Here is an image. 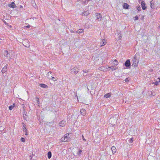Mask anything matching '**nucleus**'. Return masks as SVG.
<instances>
[{
	"mask_svg": "<svg viewBox=\"0 0 160 160\" xmlns=\"http://www.w3.org/2000/svg\"><path fill=\"white\" fill-rule=\"evenodd\" d=\"M69 135L68 133L66 134L64 137H62L61 139V140L62 142H65L68 141L69 139Z\"/></svg>",
	"mask_w": 160,
	"mask_h": 160,
	"instance_id": "1",
	"label": "nucleus"
},
{
	"mask_svg": "<svg viewBox=\"0 0 160 160\" xmlns=\"http://www.w3.org/2000/svg\"><path fill=\"white\" fill-rule=\"evenodd\" d=\"M133 63L132 66L133 67H138L139 61L137 59L136 57L134 56L133 59L132 60Z\"/></svg>",
	"mask_w": 160,
	"mask_h": 160,
	"instance_id": "2",
	"label": "nucleus"
},
{
	"mask_svg": "<svg viewBox=\"0 0 160 160\" xmlns=\"http://www.w3.org/2000/svg\"><path fill=\"white\" fill-rule=\"evenodd\" d=\"M22 43L26 47L28 48L30 46V42L27 39L23 40Z\"/></svg>",
	"mask_w": 160,
	"mask_h": 160,
	"instance_id": "3",
	"label": "nucleus"
},
{
	"mask_svg": "<svg viewBox=\"0 0 160 160\" xmlns=\"http://www.w3.org/2000/svg\"><path fill=\"white\" fill-rule=\"evenodd\" d=\"M71 71L74 74H77L79 71V69L77 67H74L71 69Z\"/></svg>",
	"mask_w": 160,
	"mask_h": 160,
	"instance_id": "4",
	"label": "nucleus"
},
{
	"mask_svg": "<svg viewBox=\"0 0 160 160\" xmlns=\"http://www.w3.org/2000/svg\"><path fill=\"white\" fill-rule=\"evenodd\" d=\"M96 16L97 18V20L98 21H100L102 18V16L100 13H96Z\"/></svg>",
	"mask_w": 160,
	"mask_h": 160,
	"instance_id": "5",
	"label": "nucleus"
},
{
	"mask_svg": "<svg viewBox=\"0 0 160 160\" xmlns=\"http://www.w3.org/2000/svg\"><path fill=\"white\" fill-rule=\"evenodd\" d=\"M66 124V121L64 120H62L59 123V126L63 127Z\"/></svg>",
	"mask_w": 160,
	"mask_h": 160,
	"instance_id": "6",
	"label": "nucleus"
},
{
	"mask_svg": "<svg viewBox=\"0 0 160 160\" xmlns=\"http://www.w3.org/2000/svg\"><path fill=\"white\" fill-rule=\"evenodd\" d=\"M107 43V42L105 39L101 40L100 42V47L105 45Z\"/></svg>",
	"mask_w": 160,
	"mask_h": 160,
	"instance_id": "7",
	"label": "nucleus"
},
{
	"mask_svg": "<svg viewBox=\"0 0 160 160\" xmlns=\"http://www.w3.org/2000/svg\"><path fill=\"white\" fill-rule=\"evenodd\" d=\"M130 62L129 60H127L125 62L124 65L126 67H128L130 65Z\"/></svg>",
	"mask_w": 160,
	"mask_h": 160,
	"instance_id": "8",
	"label": "nucleus"
},
{
	"mask_svg": "<svg viewBox=\"0 0 160 160\" xmlns=\"http://www.w3.org/2000/svg\"><path fill=\"white\" fill-rule=\"evenodd\" d=\"M141 3L142 9L143 10L146 9L147 8L145 6V2L144 1H142Z\"/></svg>",
	"mask_w": 160,
	"mask_h": 160,
	"instance_id": "9",
	"label": "nucleus"
},
{
	"mask_svg": "<svg viewBox=\"0 0 160 160\" xmlns=\"http://www.w3.org/2000/svg\"><path fill=\"white\" fill-rule=\"evenodd\" d=\"M80 112L83 116H84L86 115V110L84 109H81L80 110Z\"/></svg>",
	"mask_w": 160,
	"mask_h": 160,
	"instance_id": "10",
	"label": "nucleus"
},
{
	"mask_svg": "<svg viewBox=\"0 0 160 160\" xmlns=\"http://www.w3.org/2000/svg\"><path fill=\"white\" fill-rule=\"evenodd\" d=\"M90 13V11L89 10H87L86 11H85L82 13V15L85 16H87Z\"/></svg>",
	"mask_w": 160,
	"mask_h": 160,
	"instance_id": "11",
	"label": "nucleus"
},
{
	"mask_svg": "<svg viewBox=\"0 0 160 160\" xmlns=\"http://www.w3.org/2000/svg\"><path fill=\"white\" fill-rule=\"evenodd\" d=\"M8 6L10 8H15L16 6L14 2H13L11 4H9Z\"/></svg>",
	"mask_w": 160,
	"mask_h": 160,
	"instance_id": "12",
	"label": "nucleus"
},
{
	"mask_svg": "<svg viewBox=\"0 0 160 160\" xmlns=\"http://www.w3.org/2000/svg\"><path fill=\"white\" fill-rule=\"evenodd\" d=\"M7 66L6 65L4 67L2 70V73H4L6 72L7 71Z\"/></svg>",
	"mask_w": 160,
	"mask_h": 160,
	"instance_id": "13",
	"label": "nucleus"
},
{
	"mask_svg": "<svg viewBox=\"0 0 160 160\" xmlns=\"http://www.w3.org/2000/svg\"><path fill=\"white\" fill-rule=\"evenodd\" d=\"M111 149L112 152L113 154H114L116 152L117 149L115 147H114V146L112 147Z\"/></svg>",
	"mask_w": 160,
	"mask_h": 160,
	"instance_id": "14",
	"label": "nucleus"
},
{
	"mask_svg": "<svg viewBox=\"0 0 160 160\" xmlns=\"http://www.w3.org/2000/svg\"><path fill=\"white\" fill-rule=\"evenodd\" d=\"M112 95L111 93H108L104 95V97L106 98H110Z\"/></svg>",
	"mask_w": 160,
	"mask_h": 160,
	"instance_id": "15",
	"label": "nucleus"
},
{
	"mask_svg": "<svg viewBox=\"0 0 160 160\" xmlns=\"http://www.w3.org/2000/svg\"><path fill=\"white\" fill-rule=\"evenodd\" d=\"M129 5L127 3H124L123 5V7L124 8L128 9V8Z\"/></svg>",
	"mask_w": 160,
	"mask_h": 160,
	"instance_id": "16",
	"label": "nucleus"
},
{
	"mask_svg": "<svg viewBox=\"0 0 160 160\" xmlns=\"http://www.w3.org/2000/svg\"><path fill=\"white\" fill-rule=\"evenodd\" d=\"M10 52H8V51L7 50H5L4 52V56L7 57V58L8 57V54H10Z\"/></svg>",
	"mask_w": 160,
	"mask_h": 160,
	"instance_id": "17",
	"label": "nucleus"
},
{
	"mask_svg": "<svg viewBox=\"0 0 160 160\" xmlns=\"http://www.w3.org/2000/svg\"><path fill=\"white\" fill-rule=\"evenodd\" d=\"M39 86L41 87L44 88H47L48 87V86L47 85L44 84H40Z\"/></svg>",
	"mask_w": 160,
	"mask_h": 160,
	"instance_id": "18",
	"label": "nucleus"
},
{
	"mask_svg": "<svg viewBox=\"0 0 160 160\" xmlns=\"http://www.w3.org/2000/svg\"><path fill=\"white\" fill-rule=\"evenodd\" d=\"M84 31V29H78L77 32V33L78 34L81 33L83 32Z\"/></svg>",
	"mask_w": 160,
	"mask_h": 160,
	"instance_id": "19",
	"label": "nucleus"
},
{
	"mask_svg": "<svg viewBox=\"0 0 160 160\" xmlns=\"http://www.w3.org/2000/svg\"><path fill=\"white\" fill-rule=\"evenodd\" d=\"M31 1H33L34 2L33 3H32V5L35 8H37V5L36 4L35 2H34V0H31Z\"/></svg>",
	"mask_w": 160,
	"mask_h": 160,
	"instance_id": "20",
	"label": "nucleus"
},
{
	"mask_svg": "<svg viewBox=\"0 0 160 160\" xmlns=\"http://www.w3.org/2000/svg\"><path fill=\"white\" fill-rule=\"evenodd\" d=\"M48 158L49 159H50L51 158L52 156V153L50 152H48Z\"/></svg>",
	"mask_w": 160,
	"mask_h": 160,
	"instance_id": "21",
	"label": "nucleus"
},
{
	"mask_svg": "<svg viewBox=\"0 0 160 160\" xmlns=\"http://www.w3.org/2000/svg\"><path fill=\"white\" fill-rule=\"evenodd\" d=\"M15 106V104L14 103L13 104V105H12L10 106L9 107V109L10 110H12L13 108Z\"/></svg>",
	"mask_w": 160,
	"mask_h": 160,
	"instance_id": "22",
	"label": "nucleus"
},
{
	"mask_svg": "<svg viewBox=\"0 0 160 160\" xmlns=\"http://www.w3.org/2000/svg\"><path fill=\"white\" fill-rule=\"evenodd\" d=\"M82 152V151L81 150V149L78 150V151L77 152V154H78V156H80L81 155Z\"/></svg>",
	"mask_w": 160,
	"mask_h": 160,
	"instance_id": "23",
	"label": "nucleus"
},
{
	"mask_svg": "<svg viewBox=\"0 0 160 160\" xmlns=\"http://www.w3.org/2000/svg\"><path fill=\"white\" fill-rule=\"evenodd\" d=\"M109 68H110L112 70H114L117 69V68H115L113 67H109Z\"/></svg>",
	"mask_w": 160,
	"mask_h": 160,
	"instance_id": "24",
	"label": "nucleus"
},
{
	"mask_svg": "<svg viewBox=\"0 0 160 160\" xmlns=\"http://www.w3.org/2000/svg\"><path fill=\"white\" fill-rule=\"evenodd\" d=\"M128 141L130 143H132L133 141V138H131L129 139L128 140Z\"/></svg>",
	"mask_w": 160,
	"mask_h": 160,
	"instance_id": "25",
	"label": "nucleus"
},
{
	"mask_svg": "<svg viewBox=\"0 0 160 160\" xmlns=\"http://www.w3.org/2000/svg\"><path fill=\"white\" fill-rule=\"evenodd\" d=\"M114 120H115V121H116L115 119L113 117L110 118L109 119V121L111 122L112 123V121Z\"/></svg>",
	"mask_w": 160,
	"mask_h": 160,
	"instance_id": "26",
	"label": "nucleus"
},
{
	"mask_svg": "<svg viewBox=\"0 0 160 160\" xmlns=\"http://www.w3.org/2000/svg\"><path fill=\"white\" fill-rule=\"evenodd\" d=\"M52 79L54 81H56L57 80V78H55L53 77H51Z\"/></svg>",
	"mask_w": 160,
	"mask_h": 160,
	"instance_id": "27",
	"label": "nucleus"
},
{
	"mask_svg": "<svg viewBox=\"0 0 160 160\" xmlns=\"http://www.w3.org/2000/svg\"><path fill=\"white\" fill-rule=\"evenodd\" d=\"M122 38V36L120 33L118 34V40H120Z\"/></svg>",
	"mask_w": 160,
	"mask_h": 160,
	"instance_id": "28",
	"label": "nucleus"
},
{
	"mask_svg": "<svg viewBox=\"0 0 160 160\" xmlns=\"http://www.w3.org/2000/svg\"><path fill=\"white\" fill-rule=\"evenodd\" d=\"M150 4H151L150 6H151V8H153V2L152 1H151V2H150Z\"/></svg>",
	"mask_w": 160,
	"mask_h": 160,
	"instance_id": "29",
	"label": "nucleus"
},
{
	"mask_svg": "<svg viewBox=\"0 0 160 160\" xmlns=\"http://www.w3.org/2000/svg\"><path fill=\"white\" fill-rule=\"evenodd\" d=\"M21 141L22 142H25V139L23 138H22L20 139Z\"/></svg>",
	"mask_w": 160,
	"mask_h": 160,
	"instance_id": "30",
	"label": "nucleus"
},
{
	"mask_svg": "<svg viewBox=\"0 0 160 160\" xmlns=\"http://www.w3.org/2000/svg\"><path fill=\"white\" fill-rule=\"evenodd\" d=\"M114 61L115 62V63H114V64L116 65L117 66L118 64V62L117 60H114Z\"/></svg>",
	"mask_w": 160,
	"mask_h": 160,
	"instance_id": "31",
	"label": "nucleus"
},
{
	"mask_svg": "<svg viewBox=\"0 0 160 160\" xmlns=\"http://www.w3.org/2000/svg\"><path fill=\"white\" fill-rule=\"evenodd\" d=\"M23 130L24 131H25V132H27V129L25 127V125H23Z\"/></svg>",
	"mask_w": 160,
	"mask_h": 160,
	"instance_id": "32",
	"label": "nucleus"
},
{
	"mask_svg": "<svg viewBox=\"0 0 160 160\" xmlns=\"http://www.w3.org/2000/svg\"><path fill=\"white\" fill-rule=\"evenodd\" d=\"M36 99H37V103L39 104V98L38 97H36Z\"/></svg>",
	"mask_w": 160,
	"mask_h": 160,
	"instance_id": "33",
	"label": "nucleus"
},
{
	"mask_svg": "<svg viewBox=\"0 0 160 160\" xmlns=\"http://www.w3.org/2000/svg\"><path fill=\"white\" fill-rule=\"evenodd\" d=\"M159 81L156 82H155V85H158L159 84Z\"/></svg>",
	"mask_w": 160,
	"mask_h": 160,
	"instance_id": "34",
	"label": "nucleus"
},
{
	"mask_svg": "<svg viewBox=\"0 0 160 160\" xmlns=\"http://www.w3.org/2000/svg\"><path fill=\"white\" fill-rule=\"evenodd\" d=\"M137 9L138 11H140L141 10V7L140 6L137 7Z\"/></svg>",
	"mask_w": 160,
	"mask_h": 160,
	"instance_id": "35",
	"label": "nucleus"
},
{
	"mask_svg": "<svg viewBox=\"0 0 160 160\" xmlns=\"http://www.w3.org/2000/svg\"><path fill=\"white\" fill-rule=\"evenodd\" d=\"M138 17L136 16L134 18V20L135 21H136V20H138Z\"/></svg>",
	"mask_w": 160,
	"mask_h": 160,
	"instance_id": "36",
	"label": "nucleus"
},
{
	"mask_svg": "<svg viewBox=\"0 0 160 160\" xmlns=\"http://www.w3.org/2000/svg\"><path fill=\"white\" fill-rule=\"evenodd\" d=\"M88 0H84L82 1L83 3L85 4L86 2H87Z\"/></svg>",
	"mask_w": 160,
	"mask_h": 160,
	"instance_id": "37",
	"label": "nucleus"
},
{
	"mask_svg": "<svg viewBox=\"0 0 160 160\" xmlns=\"http://www.w3.org/2000/svg\"><path fill=\"white\" fill-rule=\"evenodd\" d=\"M129 80L128 79V78H126L125 79V81L126 82H128L129 81Z\"/></svg>",
	"mask_w": 160,
	"mask_h": 160,
	"instance_id": "38",
	"label": "nucleus"
},
{
	"mask_svg": "<svg viewBox=\"0 0 160 160\" xmlns=\"http://www.w3.org/2000/svg\"><path fill=\"white\" fill-rule=\"evenodd\" d=\"M82 139L83 140V141H84L85 142H86V139H85L84 137V136H83V135H82Z\"/></svg>",
	"mask_w": 160,
	"mask_h": 160,
	"instance_id": "39",
	"label": "nucleus"
},
{
	"mask_svg": "<svg viewBox=\"0 0 160 160\" xmlns=\"http://www.w3.org/2000/svg\"><path fill=\"white\" fill-rule=\"evenodd\" d=\"M83 72H84V73H87L88 72V71H87L86 70H83Z\"/></svg>",
	"mask_w": 160,
	"mask_h": 160,
	"instance_id": "40",
	"label": "nucleus"
},
{
	"mask_svg": "<svg viewBox=\"0 0 160 160\" xmlns=\"http://www.w3.org/2000/svg\"><path fill=\"white\" fill-rule=\"evenodd\" d=\"M157 79H158V81H159V82L160 83V78H158Z\"/></svg>",
	"mask_w": 160,
	"mask_h": 160,
	"instance_id": "41",
	"label": "nucleus"
},
{
	"mask_svg": "<svg viewBox=\"0 0 160 160\" xmlns=\"http://www.w3.org/2000/svg\"><path fill=\"white\" fill-rule=\"evenodd\" d=\"M25 27L27 28H29L30 27V26L29 25H28L25 26Z\"/></svg>",
	"mask_w": 160,
	"mask_h": 160,
	"instance_id": "42",
	"label": "nucleus"
},
{
	"mask_svg": "<svg viewBox=\"0 0 160 160\" xmlns=\"http://www.w3.org/2000/svg\"><path fill=\"white\" fill-rule=\"evenodd\" d=\"M25 135H28V132H27H27H25Z\"/></svg>",
	"mask_w": 160,
	"mask_h": 160,
	"instance_id": "43",
	"label": "nucleus"
},
{
	"mask_svg": "<svg viewBox=\"0 0 160 160\" xmlns=\"http://www.w3.org/2000/svg\"><path fill=\"white\" fill-rule=\"evenodd\" d=\"M51 73V72H49L48 73V75H49V73Z\"/></svg>",
	"mask_w": 160,
	"mask_h": 160,
	"instance_id": "44",
	"label": "nucleus"
},
{
	"mask_svg": "<svg viewBox=\"0 0 160 160\" xmlns=\"http://www.w3.org/2000/svg\"><path fill=\"white\" fill-rule=\"evenodd\" d=\"M152 84H155V82H153L152 83Z\"/></svg>",
	"mask_w": 160,
	"mask_h": 160,
	"instance_id": "45",
	"label": "nucleus"
},
{
	"mask_svg": "<svg viewBox=\"0 0 160 160\" xmlns=\"http://www.w3.org/2000/svg\"><path fill=\"white\" fill-rule=\"evenodd\" d=\"M92 0H88V1H87V2H88V1H91Z\"/></svg>",
	"mask_w": 160,
	"mask_h": 160,
	"instance_id": "46",
	"label": "nucleus"
},
{
	"mask_svg": "<svg viewBox=\"0 0 160 160\" xmlns=\"http://www.w3.org/2000/svg\"><path fill=\"white\" fill-rule=\"evenodd\" d=\"M140 0H138V2L140 3Z\"/></svg>",
	"mask_w": 160,
	"mask_h": 160,
	"instance_id": "47",
	"label": "nucleus"
},
{
	"mask_svg": "<svg viewBox=\"0 0 160 160\" xmlns=\"http://www.w3.org/2000/svg\"><path fill=\"white\" fill-rule=\"evenodd\" d=\"M114 124V122H113V123H112V124Z\"/></svg>",
	"mask_w": 160,
	"mask_h": 160,
	"instance_id": "48",
	"label": "nucleus"
},
{
	"mask_svg": "<svg viewBox=\"0 0 160 160\" xmlns=\"http://www.w3.org/2000/svg\"><path fill=\"white\" fill-rule=\"evenodd\" d=\"M76 96L77 97H77H78L77 95H76Z\"/></svg>",
	"mask_w": 160,
	"mask_h": 160,
	"instance_id": "49",
	"label": "nucleus"
},
{
	"mask_svg": "<svg viewBox=\"0 0 160 160\" xmlns=\"http://www.w3.org/2000/svg\"><path fill=\"white\" fill-rule=\"evenodd\" d=\"M22 6H21V8H22Z\"/></svg>",
	"mask_w": 160,
	"mask_h": 160,
	"instance_id": "50",
	"label": "nucleus"
},
{
	"mask_svg": "<svg viewBox=\"0 0 160 160\" xmlns=\"http://www.w3.org/2000/svg\"><path fill=\"white\" fill-rule=\"evenodd\" d=\"M159 27L160 28V26Z\"/></svg>",
	"mask_w": 160,
	"mask_h": 160,
	"instance_id": "51",
	"label": "nucleus"
}]
</instances>
